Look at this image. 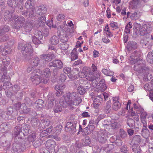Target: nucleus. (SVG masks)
Masks as SVG:
<instances>
[{
    "label": "nucleus",
    "instance_id": "obj_4",
    "mask_svg": "<svg viewBox=\"0 0 153 153\" xmlns=\"http://www.w3.org/2000/svg\"><path fill=\"white\" fill-rule=\"evenodd\" d=\"M47 12V8L45 6L42 5L36 7L35 9L33 8L32 11L30 12L29 16V17L32 18L35 17V14L42 16L39 18L38 21L37 26H39L41 25H43L46 21L45 17L43 15L46 13Z\"/></svg>",
    "mask_w": 153,
    "mask_h": 153
},
{
    "label": "nucleus",
    "instance_id": "obj_15",
    "mask_svg": "<svg viewBox=\"0 0 153 153\" xmlns=\"http://www.w3.org/2000/svg\"><path fill=\"white\" fill-rule=\"evenodd\" d=\"M18 15H15L13 18V21L14 22L13 27L18 30L19 29V18Z\"/></svg>",
    "mask_w": 153,
    "mask_h": 153
},
{
    "label": "nucleus",
    "instance_id": "obj_47",
    "mask_svg": "<svg viewBox=\"0 0 153 153\" xmlns=\"http://www.w3.org/2000/svg\"><path fill=\"white\" fill-rule=\"evenodd\" d=\"M78 92L81 95H82L85 92V88L82 86H79L77 89Z\"/></svg>",
    "mask_w": 153,
    "mask_h": 153
},
{
    "label": "nucleus",
    "instance_id": "obj_50",
    "mask_svg": "<svg viewBox=\"0 0 153 153\" xmlns=\"http://www.w3.org/2000/svg\"><path fill=\"white\" fill-rule=\"evenodd\" d=\"M147 60L149 63H153V56L151 53H149L147 56Z\"/></svg>",
    "mask_w": 153,
    "mask_h": 153
},
{
    "label": "nucleus",
    "instance_id": "obj_48",
    "mask_svg": "<svg viewBox=\"0 0 153 153\" xmlns=\"http://www.w3.org/2000/svg\"><path fill=\"white\" fill-rule=\"evenodd\" d=\"M65 15L61 13L57 16L56 19L59 21H62L65 19Z\"/></svg>",
    "mask_w": 153,
    "mask_h": 153
},
{
    "label": "nucleus",
    "instance_id": "obj_41",
    "mask_svg": "<svg viewBox=\"0 0 153 153\" xmlns=\"http://www.w3.org/2000/svg\"><path fill=\"white\" fill-rule=\"evenodd\" d=\"M134 109L136 110V113L137 114H139L140 113H141V112L143 111H144L143 108L140 107V106H137L135 104H134Z\"/></svg>",
    "mask_w": 153,
    "mask_h": 153
},
{
    "label": "nucleus",
    "instance_id": "obj_8",
    "mask_svg": "<svg viewBox=\"0 0 153 153\" xmlns=\"http://www.w3.org/2000/svg\"><path fill=\"white\" fill-rule=\"evenodd\" d=\"M51 71L48 68L44 69L42 72L40 76L41 79H42V82L46 84L49 80V77L51 76Z\"/></svg>",
    "mask_w": 153,
    "mask_h": 153
},
{
    "label": "nucleus",
    "instance_id": "obj_56",
    "mask_svg": "<svg viewBox=\"0 0 153 153\" xmlns=\"http://www.w3.org/2000/svg\"><path fill=\"white\" fill-rule=\"evenodd\" d=\"M13 112V109L11 106H9L7 108V111H6V114L10 116Z\"/></svg>",
    "mask_w": 153,
    "mask_h": 153
},
{
    "label": "nucleus",
    "instance_id": "obj_12",
    "mask_svg": "<svg viewBox=\"0 0 153 153\" xmlns=\"http://www.w3.org/2000/svg\"><path fill=\"white\" fill-rule=\"evenodd\" d=\"M141 114L140 115V120L141 122L143 123V126L146 128L147 127V123L146 121V118L147 116V113L143 111L141 112Z\"/></svg>",
    "mask_w": 153,
    "mask_h": 153
},
{
    "label": "nucleus",
    "instance_id": "obj_60",
    "mask_svg": "<svg viewBox=\"0 0 153 153\" xmlns=\"http://www.w3.org/2000/svg\"><path fill=\"white\" fill-rule=\"evenodd\" d=\"M91 71L92 72V73H94V75H94L96 73V71H97V67L94 64H93L91 66Z\"/></svg>",
    "mask_w": 153,
    "mask_h": 153
},
{
    "label": "nucleus",
    "instance_id": "obj_51",
    "mask_svg": "<svg viewBox=\"0 0 153 153\" xmlns=\"http://www.w3.org/2000/svg\"><path fill=\"white\" fill-rule=\"evenodd\" d=\"M42 123V124H41L42 125L41 126H42V128H45L49 125L50 121L46 119L43 121Z\"/></svg>",
    "mask_w": 153,
    "mask_h": 153
},
{
    "label": "nucleus",
    "instance_id": "obj_52",
    "mask_svg": "<svg viewBox=\"0 0 153 153\" xmlns=\"http://www.w3.org/2000/svg\"><path fill=\"white\" fill-rule=\"evenodd\" d=\"M13 91L14 93L16 95H17V94H18V95L19 94L18 93V91H19V87L18 85H15L13 86L12 87Z\"/></svg>",
    "mask_w": 153,
    "mask_h": 153
},
{
    "label": "nucleus",
    "instance_id": "obj_25",
    "mask_svg": "<svg viewBox=\"0 0 153 153\" xmlns=\"http://www.w3.org/2000/svg\"><path fill=\"white\" fill-rule=\"evenodd\" d=\"M52 95L51 94H49L48 96V103L46 104V106L48 108L51 107L53 105V101L54 100V99L52 98Z\"/></svg>",
    "mask_w": 153,
    "mask_h": 153
},
{
    "label": "nucleus",
    "instance_id": "obj_39",
    "mask_svg": "<svg viewBox=\"0 0 153 153\" xmlns=\"http://www.w3.org/2000/svg\"><path fill=\"white\" fill-rule=\"evenodd\" d=\"M121 107V104L119 102H113L112 105V108L114 110L117 111Z\"/></svg>",
    "mask_w": 153,
    "mask_h": 153
},
{
    "label": "nucleus",
    "instance_id": "obj_35",
    "mask_svg": "<svg viewBox=\"0 0 153 153\" xmlns=\"http://www.w3.org/2000/svg\"><path fill=\"white\" fill-rule=\"evenodd\" d=\"M98 141L101 143H103L106 140L105 135L104 133L99 134L98 137Z\"/></svg>",
    "mask_w": 153,
    "mask_h": 153
},
{
    "label": "nucleus",
    "instance_id": "obj_53",
    "mask_svg": "<svg viewBox=\"0 0 153 153\" xmlns=\"http://www.w3.org/2000/svg\"><path fill=\"white\" fill-rule=\"evenodd\" d=\"M9 38V36L7 35H3L0 36V42H2L7 41Z\"/></svg>",
    "mask_w": 153,
    "mask_h": 153
},
{
    "label": "nucleus",
    "instance_id": "obj_62",
    "mask_svg": "<svg viewBox=\"0 0 153 153\" xmlns=\"http://www.w3.org/2000/svg\"><path fill=\"white\" fill-rule=\"evenodd\" d=\"M84 81L83 79H80L77 81L76 83V85H79V86H82V85L84 84Z\"/></svg>",
    "mask_w": 153,
    "mask_h": 153
},
{
    "label": "nucleus",
    "instance_id": "obj_29",
    "mask_svg": "<svg viewBox=\"0 0 153 153\" xmlns=\"http://www.w3.org/2000/svg\"><path fill=\"white\" fill-rule=\"evenodd\" d=\"M25 8L28 10L31 9V12L33 8H32L33 7V2L31 0H28L26 2L25 4Z\"/></svg>",
    "mask_w": 153,
    "mask_h": 153
},
{
    "label": "nucleus",
    "instance_id": "obj_40",
    "mask_svg": "<svg viewBox=\"0 0 153 153\" xmlns=\"http://www.w3.org/2000/svg\"><path fill=\"white\" fill-rule=\"evenodd\" d=\"M127 123L130 128H133L134 126V121L132 119H128L127 121Z\"/></svg>",
    "mask_w": 153,
    "mask_h": 153
},
{
    "label": "nucleus",
    "instance_id": "obj_31",
    "mask_svg": "<svg viewBox=\"0 0 153 153\" xmlns=\"http://www.w3.org/2000/svg\"><path fill=\"white\" fill-rule=\"evenodd\" d=\"M129 111L130 113L131 112V115L133 117V118L136 120L137 121H139V117L138 114L135 113L134 111H133V109L132 108L131 109H129Z\"/></svg>",
    "mask_w": 153,
    "mask_h": 153
},
{
    "label": "nucleus",
    "instance_id": "obj_58",
    "mask_svg": "<svg viewBox=\"0 0 153 153\" xmlns=\"http://www.w3.org/2000/svg\"><path fill=\"white\" fill-rule=\"evenodd\" d=\"M41 39H38L34 36L32 37V40L34 44L35 45H38L40 43V41L39 40Z\"/></svg>",
    "mask_w": 153,
    "mask_h": 153
},
{
    "label": "nucleus",
    "instance_id": "obj_36",
    "mask_svg": "<svg viewBox=\"0 0 153 153\" xmlns=\"http://www.w3.org/2000/svg\"><path fill=\"white\" fill-rule=\"evenodd\" d=\"M53 57V55L51 54L45 55L43 56V59L47 62L51 61Z\"/></svg>",
    "mask_w": 153,
    "mask_h": 153
},
{
    "label": "nucleus",
    "instance_id": "obj_26",
    "mask_svg": "<svg viewBox=\"0 0 153 153\" xmlns=\"http://www.w3.org/2000/svg\"><path fill=\"white\" fill-rule=\"evenodd\" d=\"M51 127L47 128L45 130H44L40 133V136L41 137H43L47 136L48 134L51 133Z\"/></svg>",
    "mask_w": 153,
    "mask_h": 153
},
{
    "label": "nucleus",
    "instance_id": "obj_10",
    "mask_svg": "<svg viewBox=\"0 0 153 153\" xmlns=\"http://www.w3.org/2000/svg\"><path fill=\"white\" fill-rule=\"evenodd\" d=\"M144 88L146 91L150 92V99L153 102V80L149 83L145 84Z\"/></svg>",
    "mask_w": 153,
    "mask_h": 153
},
{
    "label": "nucleus",
    "instance_id": "obj_44",
    "mask_svg": "<svg viewBox=\"0 0 153 153\" xmlns=\"http://www.w3.org/2000/svg\"><path fill=\"white\" fill-rule=\"evenodd\" d=\"M36 137L35 133L34 131H33L31 134L28 136V140L30 142H33L35 140Z\"/></svg>",
    "mask_w": 153,
    "mask_h": 153
},
{
    "label": "nucleus",
    "instance_id": "obj_32",
    "mask_svg": "<svg viewBox=\"0 0 153 153\" xmlns=\"http://www.w3.org/2000/svg\"><path fill=\"white\" fill-rule=\"evenodd\" d=\"M141 138L140 136L139 135H135L132 141L134 142L135 144L137 145L141 142Z\"/></svg>",
    "mask_w": 153,
    "mask_h": 153
},
{
    "label": "nucleus",
    "instance_id": "obj_37",
    "mask_svg": "<svg viewBox=\"0 0 153 153\" xmlns=\"http://www.w3.org/2000/svg\"><path fill=\"white\" fill-rule=\"evenodd\" d=\"M34 37L38 39H42L43 36L40 31L37 30L34 32Z\"/></svg>",
    "mask_w": 153,
    "mask_h": 153
},
{
    "label": "nucleus",
    "instance_id": "obj_6",
    "mask_svg": "<svg viewBox=\"0 0 153 153\" xmlns=\"http://www.w3.org/2000/svg\"><path fill=\"white\" fill-rule=\"evenodd\" d=\"M40 71L39 69H36L30 74V79L34 84L37 85L42 82V79H41L40 76H39L38 74Z\"/></svg>",
    "mask_w": 153,
    "mask_h": 153
},
{
    "label": "nucleus",
    "instance_id": "obj_1",
    "mask_svg": "<svg viewBox=\"0 0 153 153\" xmlns=\"http://www.w3.org/2000/svg\"><path fill=\"white\" fill-rule=\"evenodd\" d=\"M74 27V25L71 20L64 21L61 25L57 28V32L59 33L61 36V42L62 43H67L68 39V36L73 33L72 29Z\"/></svg>",
    "mask_w": 153,
    "mask_h": 153
},
{
    "label": "nucleus",
    "instance_id": "obj_24",
    "mask_svg": "<svg viewBox=\"0 0 153 153\" xmlns=\"http://www.w3.org/2000/svg\"><path fill=\"white\" fill-rule=\"evenodd\" d=\"M59 42V39L57 36H53L50 39V43L52 45H56Z\"/></svg>",
    "mask_w": 153,
    "mask_h": 153
},
{
    "label": "nucleus",
    "instance_id": "obj_7",
    "mask_svg": "<svg viewBox=\"0 0 153 153\" xmlns=\"http://www.w3.org/2000/svg\"><path fill=\"white\" fill-rule=\"evenodd\" d=\"M152 30L151 25L149 23H146L143 25L142 27L139 30V33L142 36H144L149 34Z\"/></svg>",
    "mask_w": 153,
    "mask_h": 153
},
{
    "label": "nucleus",
    "instance_id": "obj_54",
    "mask_svg": "<svg viewBox=\"0 0 153 153\" xmlns=\"http://www.w3.org/2000/svg\"><path fill=\"white\" fill-rule=\"evenodd\" d=\"M69 47V45L67 43H62L60 45V48L62 50L67 49Z\"/></svg>",
    "mask_w": 153,
    "mask_h": 153
},
{
    "label": "nucleus",
    "instance_id": "obj_46",
    "mask_svg": "<svg viewBox=\"0 0 153 153\" xmlns=\"http://www.w3.org/2000/svg\"><path fill=\"white\" fill-rule=\"evenodd\" d=\"M109 70H107L106 69H103L102 70V72L108 76H112L114 74V73L113 71L111 72L110 73H108V72L109 71Z\"/></svg>",
    "mask_w": 153,
    "mask_h": 153
},
{
    "label": "nucleus",
    "instance_id": "obj_11",
    "mask_svg": "<svg viewBox=\"0 0 153 153\" xmlns=\"http://www.w3.org/2000/svg\"><path fill=\"white\" fill-rule=\"evenodd\" d=\"M49 65L50 66H53L59 68H61L63 67V64L61 61L55 60L49 63Z\"/></svg>",
    "mask_w": 153,
    "mask_h": 153
},
{
    "label": "nucleus",
    "instance_id": "obj_63",
    "mask_svg": "<svg viewBox=\"0 0 153 153\" xmlns=\"http://www.w3.org/2000/svg\"><path fill=\"white\" fill-rule=\"evenodd\" d=\"M111 101L110 100L109 101H108L106 102V108L108 112V113L110 112V111H111Z\"/></svg>",
    "mask_w": 153,
    "mask_h": 153
},
{
    "label": "nucleus",
    "instance_id": "obj_27",
    "mask_svg": "<svg viewBox=\"0 0 153 153\" xmlns=\"http://www.w3.org/2000/svg\"><path fill=\"white\" fill-rule=\"evenodd\" d=\"M76 48L77 47L74 48L71 53V59L72 61H74L78 58Z\"/></svg>",
    "mask_w": 153,
    "mask_h": 153
},
{
    "label": "nucleus",
    "instance_id": "obj_22",
    "mask_svg": "<svg viewBox=\"0 0 153 153\" xmlns=\"http://www.w3.org/2000/svg\"><path fill=\"white\" fill-rule=\"evenodd\" d=\"M13 87L12 84L10 82L8 81L4 82L3 85V89L6 91L10 90Z\"/></svg>",
    "mask_w": 153,
    "mask_h": 153
},
{
    "label": "nucleus",
    "instance_id": "obj_61",
    "mask_svg": "<svg viewBox=\"0 0 153 153\" xmlns=\"http://www.w3.org/2000/svg\"><path fill=\"white\" fill-rule=\"evenodd\" d=\"M97 99L96 98L94 101L93 106L95 108H97L100 105V102L97 101Z\"/></svg>",
    "mask_w": 153,
    "mask_h": 153
},
{
    "label": "nucleus",
    "instance_id": "obj_30",
    "mask_svg": "<svg viewBox=\"0 0 153 153\" xmlns=\"http://www.w3.org/2000/svg\"><path fill=\"white\" fill-rule=\"evenodd\" d=\"M7 124L6 123H3L0 125V133H4L8 129Z\"/></svg>",
    "mask_w": 153,
    "mask_h": 153
},
{
    "label": "nucleus",
    "instance_id": "obj_5",
    "mask_svg": "<svg viewBox=\"0 0 153 153\" xmlns=\"http://www.w3.org/2000/svg\"><path fill=\"white\" fill-rule=\"evenodd\" d=\"M138 54L136 51L134 52L130 56L129 60L130 62L132 64H135L134 66V69L136 71H138L139 72L141 71L143 72L145 70V68H143L145 66V64L143 62L141 59L139 58L138 56Z\"/></svg>",
    "mask_w": 153,
    "mask_h": 153
},
{
    "label": "nucleus",
    "instance_id": "obj_3",
    "mask_svg": "<svg viewBox=\"0 0 153 153\" xmlns=\"http://www.w3.org/2000/svg\"><path fill=\"white\" fill-rule=\"evenodd\" d=\"M82 101L76 93H68L67 94L66 97H62L59 101V104L64 107H66L68 105L70 108H72L74 106L79 105Z\"/></svg>",
    "mask_w": 153,
    "mask_h": 153
},
{
    "label": "nucleus",
    "instance_id": "obj_38",
    "mask_svg": "<svg viewBox=\"0 0 153 153\" xmlns=\"http://www.w3.org/2000/svg\"><path fill=\"white\" fill-rule=\"evenodd\" d=\"M6 73L4 72L3 75L0 74V80L1 81L4 82L5 81L9 80V76L6 75Z\"/></svg>",
    "mask_w": 153,
    "mask_h": 153
},
{
    "label": "nucleus",
    "instance_id": "obj_28",
    "mask_svg": "<svg viewBox=\"0 0 153 153\" xmlns=\"http://www.w3.org/2000/svg\"><path fill=\"white\" fill-rule=\"evenodd\" d=\"M5 94L7 97L9 98H11L14 96L16 97H18V95H16L14 93H13V91H10V90L8 91H5Z\"/></svg>",
    "mask_w": 153,
    "mask_h": 153
},
{
    "label": "nucleus",
    "instance_id": "obj_55",
    "mask_svg": "<svg viewBox=\"0 0 153 153\" xmlns=\"http://www.w3.org/2000/svg\"><path fill=\"white\" fill-rule=\"evenodd\" d=\"M10 12L9 10H6L4 13V19L5 20H6L7 19L10 18Z\"/></svg>",
    "mask_w": 153,
    "mask_h": 153
},
{
    "label": "nucleus",
    "instance_id": "obj_43",
    "mask_svg": "<svg viewBox=\"0 0 153 153\" xmlns=\"http://www.w3.org/2000/svg\"><path fill=\"white\" fill-rule=\"evenodd\" d=\"M18 142H15V143L13 144L12 149L14 152H18V149H19V143Z\"/></svg>",
    "mask_w": 153,
    "mask_h": 153
},
{
    "label": "nucleus",
    "instance_id": "obj_18",
    "mask_svg": "<svg viewBox=\"0 0 153 153\" xmlns=\"http://www.w3.org/2000/svg\"><path fill=\"white\" fill-rule=\"evenodd\" d=\"M9 30V27L7 25L2 26L0 27V36H3L8 32Z\"/></svg>",
    "mask_w": 153,
    "mask_h": 153
},
{
    "label": "nucleus",
    "instance_id": "obj_59",
    "mask_svg": "<svg viewBox=\"0 0 153 153\" xmlns=\"http://www.w3.org/2000/svg\"><path fill=\"white\" fill-rule=\"evenodd\" d=\"M120 136L123 138L127 136L126 132L122 129L120 130Z\"/></svg>",
    "mask_w": 153,
    "mask_h": 153
},
{
    "label": "nucleus",
    "instance_id": "obj_33",
    "mask_svg": "<svg viewBox=\"0 0 153 153\" xmlns=\"http://www.w3.org/2000/svg\"><path fill=\"white\" fill-rule=\"evenodd\" d=\"M133 152L134 153H141V150L140 146L138 145H134L132 147Z\"/></svg>",
    "mask_w": 153,
    "mask_h": 153
},
{
    "label": "nucleus",
    "instance_id": "obj_57",
    "mask_svg": "<svg viewBox=\"0 0 153 153\" xmlns=\"http://www.w3.org/2000/svg\"><path fill=\"white\" fill-rule=\"evenodd\" d=\"M54 111L56 113H59L62 110V108L59 105H56L54 108Z\"/></svg>",
    "mask_w": 153,
    "mask_h": 153
},
{
    "label": "nucleus",
    "instance_id": "obj_21",
    "mask_svg": "<svg viewBox=\"0 0 153 153\" xmlns=\"http://www.w3.org/2000/svg\"><path fill=\"white\" fill-rule=\"evenodd\" d=\"M18 4V0H8L7 1L8 4L13 8L17 7Z\"/></svg>",
    "mask_w": 153,
    "mask_h": 153
},
{
    "label": "nucleus",
    "instance_id": "obj_45",
    "mask_svg": "<svg viewBox=\"0 0 153 153\" xmlns=\"http://www.w3.org/2000/svg\"><path fill=\"white\" fill-rule=\"evenodd\" d=\"M83 43V42L82 41L81 42L78 41L76 43V48L77 47L76 49L77 50V48H79L78 51L80 53L83 52L82 50L80 48L81 45Z\"/></svg>",
    "mask_w": 153,
    "mask_h": 153
},
{
    "label": "nucleus",
    "instance_id": "obj_16",
    "mask_svg": "<svg viewBox=\"0 0 153 153\" xmlns=\"http://www.w3.org/2000/svg\"><path fill=\"white\" fill-rule=\"evenodd\" d=\"M62 126L61 125L57 126L53 129H51V134L58 135L60 134L62 129ZM52 127H51V128Z\"/></svg>",
    "mask_w": 153,
    "mask_h": 153
},
{
    "label": "nucleus",
    "instance_id": "obj_23",
    "mask_svg": "<svg viewBox=\"0 0 153 153\" xmlns=\"http://www.w3.org/2000/svg\"><path fill=\"white\" fill-rule=\"evenodd\" d=\"M44 101L41 99H39L36 101L35 102L34 106L39 110L41 109L43 106Z\"/></svg>",
    "mask_w": 153,
    "mask_h": 153
},
{
    "label": "nucleus",
    "instance_id": "obj_17",
    "mask_svg": "<svg viewBox=\"0 0 153 153\" xmlns=\"http://www.w3.org/2000/svg\"><path fill=\"white\" fill-rule=\"evenodd\" d=\"M19 128L18 126H16L14 129L13 135L14 137L15 142H18L19 141Z\"/></svg>",
    "mask_w": 153,
    "mask_h": 153
},
{
    "label": "nucleus",
    "instance_id": "obj_9",
    "mask_svg": "<svg viewBox=\"0 0 153 153\" xmlns=\"http://www.w3.org/2000/svg\"><path fill=\"white\" fill-rule=\"evenodd\" d=\"M82 71L85 75L86 78L87 80L90 81H94L95 76L94 75V73H92L91 71L90 68L84 67L83 68Z\"/></svg>",
    "mask_w": 153,
    "mask_h": 153
},
{
    "label": "nucleus",
    "instance_id": "obj_64",
    "mask_svg": "<svg viewBox=\"0 0 153 153\" xmlns=\"http://www.w3.org/2000/svg\"><path fill=\"white\" fill-rule=\"evenodd\" d=\"M22 106H23V112L25 114L27 113L30 111V109L29 108H27L25 105L24 106L22 105Z\"/></svg>",
    "mask_w": 153,
    "mask_h": 153
},
{
    "label": "nucleus",
    "instance_id": "obj_14",
    "mask_svg": "<svg viewBox=\"0 0 153 153\" xmlns=\"http://www.w3.org/2000/svg\"><path fill=\"white\" fill-rule=\"evenodd\" d=\"M63 71L64 73L67 74L69 78L71 80H73L76 79V77L75 76H73L71 74V68L70 67H65L64 68Z\"/></svg>",
    "mask_w": 153,
    "mask_h": 153
},
{
    "label": "nucleus",
    "instance_id": "obj_49",
    "mask_svg": "<svg viewBox=\"0 0 153 153\" xmlns=\"http://www.w3.org/2000/svg\"><path fill=\"white\" fill-rule=\"evenodd\" d=\"M139 17V16L136 12H134L131 13L130 18L132 20H136Z\"/></svg>",
    "mask_w": 153,
    "mask_h": 153
},
{
    "label": "nucleus",
    "instance_id": "obj_2",
    "mask_svg": "<svg viewBox=\"0 0 153 153\" xmlns=\"http://www.w3.org/2000/svg\"><path fill=\"white\" fill-rule=\"evenodd\" d=\"M21 48L22 52L26 60L28 61V62L33 67L37 66L40 63V59L37 56L32 57L33 51L30 44H27L24 45L21 44Z\"/></svg>",
    "mask_w": 153,
    "mask_h": 153
},
{
    "label": "nucleus",
    "instance_id": "obj_13",
    "mask_svg": "<svg viewBox=\"0 0 153 153\" xmlns=\"http://www.w3.org/2000/svg\"><path fill=\"white\" fill-rule=\"evenodd\" d=\"M56 142L52 140H48L47 141L46 143V145L47 148L51 150H54L55 147L56 146Z\"/></svg>",
    "mask_w": 153,
    "mask_h": 153
},
{
    "label": "nucleus",
    "instance_id": "obj_42",
    "mask_svg": "<svg viewBox=\"0 0 153 153\" xmlns=\"http://www.w3.org/2000/svg\"><path fill=\"white\" fill-rule=\"evenodd\" d=\"M110 125L113 128H115L118 127L119 124L116 122V120H112L110 121Z\"/></svg>",
    "mask_w": 153,
    "mask_h": 153
},
{
    "label": "nucleus",
    "instance_id": "obj_20",
    "mask_svg": "<svg viewBox=\"0 0 153 153\" xmlns=\"http://www.w3.org/2000/svg\"><path fill=\"white\" fill-rule=\"evenodd\" d=\"M33 27V25L32 22H27L24 25V28L25 31L29 32L31 31Z\"/></svg>",
    "mask_w": 153,
    "mask_h": 153
},
{
    "label": "nucleus",
    "instance_id": "obj_34",
    "mask_svg": "<svg viewBox=\"0 0 153 153\" xmlns=\"http://www.w3.org/2000/svg\"><path fill=\"white\" fill-rule=\"evenodd\" d=\"M99 89L102 91H105L106 88V86L104 83V80H102L99 83Z\"/></svg>",
    "mask_w": 153,
    "mask_h": 153
},
{
    "label": "nucleus",
    "instance_id": "obj_19",
    "mask_svg": "<svg viewBox=\"0 0 153 153\" xmlns=\"http://www.w3.org/2000/svg\"><path fill=\"white\" fill-rule=\"evenodd\" d=\"M75 125H73L72 123H71L70 122H68L67 123L66 126L65 127V129H66V128H68L69 130L73 132H75L76 131Z\"/></svg>",
    "mask_w": 153,
    "mask_h": 153
}]
</instances>
